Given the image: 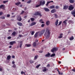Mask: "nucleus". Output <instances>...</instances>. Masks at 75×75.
I'll list each match as a JSON object with an SVG mask.
<instances>
[{"label": "nucleus", "instance_id": "50", "mask_svg": "<svg viewBox=\"0 0 75 75\" xmlns=\"http://www.w3.org/2000/svg\"><path fill=\"white\" fill-rule=\"evenodd\" d=\"M45 25V24H42L41 25V27H44Z\"/></svg>", "mask_w": 75, "mask_h": 75}, {"label": "nucleus", "instance_id": "45", "mask_svg": "<svg viewBox=\"0 0 75 75\" xmlns=\"http://www.w3.org/2000/svg\"><path fill=\"white\" fill-rule=\"evenodd\" d=\"M31 2V0H30L27 1V3L29 4Z\"/></svg>", "mask_w": 75, "mask_h": 75}, {"label": "nucleus", "instance_id": "64", "mask_svg": "<svg viewBox=\"0 0 75 75\" xmlns=\"http://www.w3.org/2000/svg\"><path fill=\"white\" fill-rule=\"evenodd\" d=\"M55 16L56 18H57V15L55 14Z\"/></svg>", "mask_w": 75, "mask_h": 75}, {"label": "nucleus", "instance_id": "10", "mask_svg": "<svg viewBox=\"0 0 75 75\" xmlns=\"http://www.w3.org/2000/svg\"><path fill=\"white\" fill-rule=\"evenodd\" d=\"M44 10L45 11H47V12L50 11V9L47 8H44Z\"/></svg>", "mask_w": 75, "mask_h": 75}, {"label": "nucleus", "instance_id": "16", "mask_svg": "<svg viewBox=\"0 0 75 75\" xmlns=\"http://www.w3.org/2000/svg\"><path fill=\"white\" fill-rule=\"evenodd\" d=\"M66 21H68V19L65 20V21L63 22L64 24L65 25H67V23Z\"/></svg>", "mask_w": 75, "mask_h": 75}, {"label": "nucleus", "instance_id": "13", "mask_svg": "<svg viewBox=\"0 0 75 75\" xmlns=\"http://www.w3.org/2000/svg\"><path fill=\"white\" fill-rule=\"evenodd\" d=\"M46 23L47 25H50V22L49 21H47L46 22Z\"/></svg>", "mask_w": 75, "mask_h": 75}, {"label": "nucleus", "instance_id": "11", "mask_svg": "<svg viewBox=\"0 0 75 75\" xmlns=\"http://www.w3.org/2000/svg\"><path fill=\"white\" fill-rule=\"evenodd\" d=\"M20 44L19 45V47L20 48H22V45H23V41H21L20 42Z\"/></svg>", "mask_w": 75, "mask_h": 75}, {"label": "nucleus", "instance_id": "18", "mask_svg": "<svg viewBox=\"0 0 75 75\" xmlns=\"http://www.w3.org/2000/svg\"><path fill=\"white\" fill-rule=\"evenodd\" d=\"M33 45L34 47H36V45H37V43L35 42H34L33 44Z\"/></svg>", "mask_w": 75, "mask_h": 75}, {"label": "nucleus", "instance_id": "55", "mask_svg": "<svg viewBox=\"0 0 75 75\" xmlns=\"http://www.w3.org/2000/svg\"><path fill=\"white\" fill-rule=\"evenodd\" d=\"M59 75H63V73H60L59 72Z\"/></svg>", "mask_w": 75, "mask_h": 75}, {"label": "nucleus", "instance_id": "4", "mask_svg": "<svg viewBox=\"0 0 75 75\" xmlns=\"http://www.w3.org/2000/svg\"><path fill=\"white\" fill-rule=\"evenodd\" d=\"M74 7L72 5H71L69 6V10H74Z\"/></svg>", "mask_w": 75, "mask_h": 75}, {"label": "nucleus", "instance_id": "17", "mask_svg": "<svg viewBox=\"0 0 75 75\" xmlns=\"http://www.w3.org/2000/svg\"><path fill=\"white\" fill-rule=\"evenodd\" d=\"M21 4V2H18L15 4V5L16 6H18V5H20V4Z\"/></svg>", "mask_w": 75, "mask_h": 75}, {"label": "nucleus", "instance_id": "43", "mask_svg": "<svg viewBox=\"0 0 75 75\" xmlns=\"http://www.w3.org/2000/svg\"><path fill=\"white\" fill-rule=\"evenodd\" d=\"M18 37H23V35L19 34L18 35Z\"/></svg>", "mask_w": 75, "mask_h": 75}, {"label": "nucleus", "instance_id": "53", "mask_svg": "<svg viewBox=\"0 0 75 75\" xmlns=\"http://www.w3.org/2000/svg\"><path fill=\"white\" fill-rule=\"evenodd\" d=\"M21 74H24V73H25V72H23V71H22L21 72Z\"/></svg>", "mask_w": 75, "mask_h": 75}, {"label": "nucleus", "instance_id": "56", "mask_svg": "<svg viewBox=\"0 0 75 75\" xmlns=\"http://www.w3.org/2000/svg\"><path fill=\"white\" fill-rule=\"evenodd\" d=\"M20 17H21V16H18L17 18V20H18V19H19L20 18H19Z\"/></svg>", "mask_w": 75, "mask_h": 75}, {"label": "nucleus", "instance_id": "23", "mask_svg": "<svg viewBox=\"0 0 75 75\" xmlns=\"http://www.w3.org/2000/svg\"><path fill=\"white\" fill-rule=\"evenodd\" d=\"M74 37H73V36H72L70 38L69 40L70 41H72V40H74Z\"/></svg>", "mask_w": 75, "mask_h": 75}, {"label": "nucleus", "instance_id": "24", "mask_svg": "<svg viewBox=\"0 0 75 75\" xmlns=\"http://www.w3.org/2000/svg\"><path fill=\"white\" fill-rule=\"evenodd\" d=\"M55 54L53 53L50 55V57H55Z\"/></svg>", "mask_w": 75, "mask_h": 75}, {"label": "nucleus", "instance_id": "5", "mask_svg": "<svg viewBox=\"0 0 75 75\" xmlns=\"http://www.w3.org/2000/svg\"><path fill=\"white\" fill-rule=\"evenodd\" d=\"M45 32V30H43L41 31L39 35V36H41V35H42V34L44 33Z\"/></svg>", "mask_w": 75, "mask_h": 75}, {"label": "nucleus", "instance_id": "28", "mask_svg": "<svg viewBox=\"0 0 75 75\" xmlns=\"http://www.w3.org/2000/svg\"><path fill=\"white\" fill-rule=\"evenodd\" d=\"M25 46H26L27 47H30L31 45L30 44H25Z\"/></svg>", "mask_w": 75, "mask_h": 75}, {"label": "nucleus", "instance_id": "15", "mask_svg": "<svg viewBox=\"0 0 75 75\" xmlns=\"http://www.w3.org/2000/svg\"><path fill=\"white\" fill-rule=\"evenodd\" d=\"M17 24L19 25V26H22L23 23L21 22H17Z\"/></svg>", "mask_w": 75, "mask_h": 75}, {"label": "nucleus", "instance_id": "46", "mask_svg": "<svg viewBox=\"0 0 75 75\" xmlns=\"http://www.w3.org/2000/svg\"><path fill=\"white\" fill-rule=\"evenodd\" d=\"M58 8H59V6H56L55 7V8L56 9H58Z\"/></svg>", "mask_w": 75, "mask_h": 75}, {"label": "nucleus", "instance_id": "44", "mask_svg": "<svg viewBox=\"0 0 75 75\" xmlns=\"http://www.w3.org/2000/svg\"><path fill=\"white\" fill-rule=\"evenodd\" d=\"M61 24H62V21H60L59 22V23L58 24V25H61Z\"/></svg>", "mask_w": 75, "mask_h": 75}, {"label": "nucleus", "instance_id": "59", "mask_svg": "<svg viewBox=\"0 0 75 75\" xmlns=\"http://www.w3.org/2000/svg\"><path fill=\"white\" fill-rule=\"evenodd\" d=\"M3 71V69L1 68H0V71L1 72H2V71Z\"/></svg>", "mask_w": 75, "mask_h": 75}, {"label": "nucleus", "instance_id": "22", "mask_svg": "<svg viewBox=\"0 0 75 75\" xmlns=\"http://www.w3.org/2000/svg\"><path fill=\"white\" fill-rule=\"evenodd\" d=\"M44 69L42 70L43 72H46L47 71V68L46 67H44Z\"/></svg>", "mask_w": 75, "mask_h": 75}, {"label": "nucleus", "instance_id": "54", "mask_svg": "<svg viewBox=\"0 0 75 75\" xmlns=\"http://www.w3.org/2000/svg\"><path fill=\"white\" fill-rule=\"evenodd\" d=\"M3 14V12H0V16H2Z\"/></svg>", "mask_w": 75, "mask_h": 75}, {"label": "nucleus", "instance_id": "36", "mask_svg": "<svg viewBox=\"0 0 75 75\" xmlns=\"http://www.w3.org/2000/svg\"><path fill=\"white\" fill-rule=\"evenodd\" d=\"M30 20H31L32 21H34V18H30Z\"/></svg>", "mask_w": 75, "mask_h": 75}, {"label": "nucleus", "instance_id": "27", "mask_svg": "<svg viewBox=\"0 0 75 75\" xmlns=\"http://www.w3.org/2000/svg\"><path fill=\"white\" fill-rule=\"evenodd\" d=\"M4 8V5L2 4L0 6V8Z\"/></svg>", "mask_w": 75, "mask_h": 75}, {"label": "nucleus", "instance_id": "33", "mask_svg": "<svg viewBox=\"0 0 75 75\" xmlns=\"http://www.w3.org/2000/svg\"><path fill=\"white\" fill-rule=\"evenodd\" d=\"M16 32L15 31H14L12 33V35H13L14 36L15 35H16Z\"/></svg>", "mask_w": 75, "mask_h": 75}, {"label": "nucleus", "instance_id": "6", "mask_svg": "<svg viewBox=\"0 0 75 75\" xmlns=\"http://www.w3.org/2000/svg\"><path fill=\"white\" fill-rule=\"evenodd\" d=\"M40 6H44V4H45V1H43V2L42 1H40Z\"/></svg>", "mask_w": 75, "mask_h": 75}, {"label": "nucleus", "instance_id": "60", "mask_svg": "<svg viewBox=\"0 0 75 75\" xmlns=\"http://www.w3.org/2000/svg\"><path fill=\"white\" fill-rule=\"evenodd\" d=\"M12 58H15V56H14V55H13L12 56Z\"/></svg>", "mask_w": 75, "mask_h": 75}, {"label": "nucleus", "instance_id": "3", "mask_svg": "<svg viewBox=\"0 0 75 75\" xmlns=\"http://www.w3.org/2000/svg\"><path fill=\"white\" fill-rule=\"evenodd\" d=\"M58 50V48L57 47H53L52 49L51 50V52L53 53H54L55 51H57Z\"/></svg>", "mask_w": 75, "mask_h": 75}, {"label": "nucleus", "instance_id": "7", "mask_svg": "<svg viewBox=\"0 0 75 75\" xmlns=\"http://www.w3.org/2000/svg\"><path fill=\"white\" fill-rule=\"evenodd\" d=\"M16 42L15 41H13L10 42H9V44L11 45H13V44H16Z\"/></svg>", "mask_w": 75, "mask_h": 75}, {"label": "nucleus", "instance_id": "9", "mask_svg": "<svg viewBox=\"0 0 75 75\" xmlns=\"http://www.w3.org/2000/svg\"><path fill=\"white\" fill-rule=\"evenodd\" d=\"M57 12V11L55 9H53L51 11V13H55Z\"/></svg>", "mask_w": 75, "mask_h": 75}, {"label": "nucleus", "instance_id": "63", "mask_svg": "<svg viewBox=\"0 0 75 75\" xmlns=\"http://www.w3.org/2000/svg\"><path fill=\"white\" fill-rule=\"evenodd\" d=\"M38 42V40H35V42Z\"/></svg>", "mask_w": 75, "mask_h": 75}, {"label": "nucleus", "instance_id": "62", "mask_svg": "<svg viewBox=\"0 0 75 75\" xmlns=\"http://www.w3.org/2000/svg\"><path fill=\"white\" fill-rule=\"evenodd\" d=\"M62 35H63V33H60V36H62Z\"/></svg>", "mask_w": 75, "mask_h": 75}, {"label": "nucleus", "instance_id": "2", "mask_svg": "<svg viewBox=\"0 0 75 75\" xmlns=\"http://www.w3.org/2000/svg\"><path fill=\"white\" fill-rule=\"evenodd\" d=\"M34 15L36 16H39L40 17H41L42 16V14L41 13L39 12L38 11H37L35 12L34 14Z\"/></svg>", "mask_w": 75, "mask_h": 75}, {"label": "nucleus", "instance_id": "14", "mask_svg": "<svg viewBox=\"0 0 75 75\" xmlns=\"http://www.w3.org/2000/svg\"><path fill=\"white\" fill-rule=\"evenodd\" d=\"M35 24H36V22H32L31 24H30V26H33V25H35Z\"/></svg>", "mask_w": 75, "mask_h": 75}, {"label": "nucleus", "instance_id": "34", "mask_svg": "<svg viewBox=\"0 0 75 75\" xmlns=\"http://www.w3.org/2000/svg\"><path fill=\"white\" fill-rule=\"evenodd\" d=\"M8 1H3V3L5 4V3H7Z\"/></svg>", "mask_w": 75, "mask_h": 75}, {"label": "nucleus", "instance_id": "31", "mask_svg": "<svg viewBox=\"0 0 75 75\" xmlns=\"http://www.w3.org/2000/svg\"><path fill=\"white\" fill-rule=\"evenodd\" d=\"M19 19H18V21H21V20H22V19L21 18V16H19Z\"/></svg>", "mask_w": 75, "mask_h": 75}, {"label": "nucleus", "instance_id": "12", "mask_svg": "<svg viewBox=\"0 0 75 75\" xmlns=\"http://www.w3.org/2000/svg\"><path fill=\"white\" fill-rule=\"evenodd\" d=\"M50 55H51V54L49 52H48L47 54H46L45 55V57H49Z\"/></svg>", "mask_w": 75, "mask_h": 75}, {"label": "nucleus", "instance_id": "32", "mask_svg": "<svg viewBox=\"0 0 75 75\" xmlns=\"http://www.w3.org/2000/svg\"><path fill=\"white\" fill-rule=\"evenodd\" d=\"M38 32L36 33L35 35V38H37V35L38 34Z\"/></svg>", "mask_w": 75, "mask_h": 75}, {"label": "nucleus", "instance_id": "29", "mask_svg": "<svg viewBox=\"0 0 75 75\" xmlns=\"http://www.w3.org/2000/svg\"><path fill=\"white\" fill-rule=\"evenodd\" d=\"M69 1L70 3H73L74 2V0H69Z\"/></svg>", "mask_w": 75, "mask_h": 75}, {"label": "nucleus", "instance_id": "47", "mask_svg": "<svg viewBox=\"0 0 75 75\" xmlns=\"http://www.w3.org/2000/svg\"><path fill=\"white\" fill-rule=\"evenodd\" d=\"M41 5H40V4H39V5H37L35 7H40V6Z\"/></svg>", "mask_w": 75, "mask_h": 75}, {"label": "nucleus", "instance_id": "38", "mask_svg": "<svg viewBox=\"0 0 75 75\" xmlns=\"http://www.w3.org/2000/svg\"><path fill=\"white\" fill-rule=\"evenodd\" d=\"M47 68H49V67H50V64H48L46 66Z\"/></svg>", "mask_w": 75, "mask_h": 75}, {"label": "nucleus", "instance_id": "41", "mask_svg": "<svg viewBox=\"0 0 75 75\" xmlns=\"http://www.w3.org/2000/svg\"><path fill=\"white\" fill-rule=\"evenodd\" d=\"M6 25H8V26H10L11 25L10 23H6Z\"/></svg>", "mask_w": 75, "mask_h": 75}, {"label": "nucleus", "instance_id": "40", "mask_svg": "<svg viewBox=\"0 0 75 75\" xmlns=\"http://www.w3.org/2000/svg\"><path fill=\"white\" fill-rule=\"evenodd\" d=\"M35 33V31H33L31 32V35H34V33Z\"/></svg>", "mask_w": 75, "mask_h": 75}, {"label": "nucleus", "instance_id": "30", "mask_svg": "<svg viewBox=\"0 0 75 75\" xmlns=\"http://www.w3.org/2000/svg\"><path fill=\"white\" fill-rule=\"evenodd\" d=\"M0 18L1 19H5V17L4 16H1L0 17Z\"/></svg>", "mask_w": 75, "mask_h": 75}, {"label": "nucleus", "instance_id": "20", "mask_svg": "<svg viewBox=\"0 0 75 75\" xmlns=\"http://www.w3.org/2000/svg\"><path fill=\"white\" fill-rule=\"evenodd\" d=\"M50 8L52 9L53 8H55V6L54 5H52L50 6Z\"/></svg>", "mask_w": 75, "mask_h": 75}, {"label": "nucleus", "instance_id": "37", "mask_svg": "<svg viewBox=\"0 0 75 75\" xmlns=\"http://www.w3.org/2000/svg\"><path fill=\"white\" fill-rule=\"evenodd\" d=\"M41 64H38L37 66H36V68H38L40 67V66Z\"/></svg>", "mask_w": 75, "mask_h": 75}, {"label": "nucleus", "instance_id": "61", "mask_svg": "<svg viewBox=\"0 0 75 75\" xmlns=\"http://www.w3.org/2000/svg\"><path fill=\"white\" fill-rule=\"evenodd\" d=\"M72 71H73V72H75V69H72Z\"/></svg>", "mask_w": 75, "mask_h": 75}, {"label": "nucleus", "instance_id": "19", "mask_svg": "<svg viewBox=\"0 0 75 75\" xmlns=\"http://www.w3.org/2000/svg\"><path fill=\"white\" fill-rule=\"evenodd\" d=\"M38 55H36L35 56L34 59V60H36L38 58Z\"/></svg>", "mask_w": 75, "mask_h": 75}, {"label": "nucleus", "instance_id": "25", "mask_svg": "<svg viewBox=\"0 0 75 75\" xmlns=\"http://www.w3.org/2000/svg\"><path fill=\"white\" fill-rule=\"evenodd\" d=\"M55 25L56 26H57V25H58V20H57L56 21L55 23Z\"/></svg>", "mask_w": 75, "mask_h": 75}, {"label": "nucleus", "instance_id": "52", "mask_svg": "<svg viewBox=\"0 0 75 75\" xmlns=\"http://www.w3.org/2000/svg\"><path fill=\"white\" fill-rule=\"evenodd\" d=\"M7 38H8V39L9 40H10V39H11V36H9Z\"/></svg>", "mask_w": 75, "mask_h": 75}, {"label": "nucleus", "instance_id": "21", "mask_svg": "<svg viewBox=\"0 0 75 75\" xmlns=\"http://www.w3.org/2000/svg\"><path fill=\"white\" fill-rule=\"evenodd\" d=\"M11 58V56L10 55L8 56L7 57V59L8 60H9V59H10Z\"/></svg>", "mask_w": 75, "mask_h": 75}, {"label": "nucleus", "instance_id": "58", "mask_svg": "<svg viewBox=\"0 0 75 75\" xmlns=\"http://www.w3.org/2000/svg\"><path fill=\"white\" fill-rule=\"evenodd\" d=\"M10 16V14H8L7 15V17H9Z\"/></svg>", "mask_w": 75, "mask_h": 75}, {"label": "nucleus", "instance_id": "26", "mask_svg": "<svg viewBox=\"0 0 75 75\" xmlns=\"http://www.w3.org/2000/svg\"><path fill=\"white\" fill-rule=\"evenodd\" d=\"M71 14H72V15L75 14V11H72L71 12Z\"/></svg>", "mask_w": 75, "mask_h": 75}, {"label": "nucleus", "instance_id": "42", "mask_svg": "<svg viewBox=\"0 0 75 75\" xmlns=\"http://www.w3.org/2000/svg\"><path fill=\"white\" fill-rule=\"evenodd\" d=\"M24 11H23L20 14H21V15H23V14H24Z\"/></svg>", "mask_w": 75, "mask_h": 75}, {"label": "nucleus", "instance_id": "39", "mask_svg": "<svg viewBox=\"0 0 75 75\" xmlns=\"http://www.w3.org/2000/svg\"><path fill=\"white\" fill-rule=\"evenodd\" d=\"M49 3H50L49 1L47 2V4H46V6H48Z\"/></svg>", "mask_w": 75, "mask_h": 75}, {"label": "nucleus", "instance_id": "48", "mask_svg": "<svg viewBox=\"0 0 75 75\" xmlns=\"http://www.w3.org/2000/svg\"><path fill=\"white\" fill-rule=\"evenodd\" d=\"M68 23H72V21L69 20L68 21Z\"/></svg>", "mask_w": 75, "mask_h": 75}, {"label": "nucleus", "instance_id": "49", "mask_svg": "<svg viewBox=\"0 0 75 75\" xmlns=\"http://www.w3.org/2000/svg\"><path fill=\"white\" fill-rule=\"evenodd\" d=\"M30 64H32V63H33L34 62V61H33L32 60H30Z\"/></svg>", "mask_w": 75, "mask_h": 75}, {"label": "nucleus", "instance_id": "51", "mask_svg": "<svg viewBox=\"0 0 75 75\" xmlns=\"http://www.w3.org/2000/svg\"><path fill=\"white\" fill-rule=\"evenodd\" d=\"M62 37H63L62 36H59L58 37V38L60 39V38H62Z\"/></svg>", "mask_w": 75, "mask_h": 75}, {"label": "nucleus", "instance_id": "35", "mask_svg": "<svg viewBox=\"0 0 75 75\" xmlns=\"http://www.w3.org/2000/svg\"><path fill=\"white\" fill-rule=\"evenodd\" d=\"M12 67H13V68H15L16 67V64H13L12 66Z\"/></svg>", "mask_w": 75, "mask_h": 75}, {"label": "nucleus", "instance_id": "8", "mask_svg": "<svg viewBox=\"0 0 75 75\" xmlns=\"http://www.w3.org/2000/svg\"><path fill=\"white\" fill-rule=\"evenodd\" d=\"M68 7H69V6L65 5L64 6L63 10H67L68 8Z\"/></svg>", "mask_w": 75, "mask_h": 75}, {"label": "nucleus", "instance_id": "1", "mask_svg": "<svg viewBox=\"0 0 75 75\" xmlns=\"http://www.w3.org/2000/svg\"><path fill=\"white\" fill-rule=\"evenodd\" d=\"M50 30L47 29L46 30V31L45 33V34H44V36H46V38L47 39H49L50 37Z\"/></svg>", "mask_w": 75, "mask_h": 75}, {"label": "nucleus", "instance_id": "57", "mask_svg": "<svg viewBox=\"0 0 75 75\" xmlns=\"http://www.w3.org/2000/svg\"><path fill=\"white\" fill-rule=\"evenodd\" d=\"M43 21V20L42 19H40L39 21V22L41 23V22H42V21Z\"/></svg>", "mask_w": 75, "mask_h": 75}]
</instances>
